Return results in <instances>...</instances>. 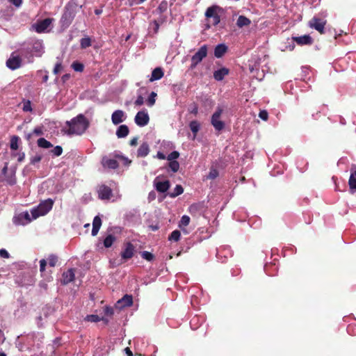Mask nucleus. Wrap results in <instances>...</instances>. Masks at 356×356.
I'll use <instances>...</instances> for the list:
<instances>
[{"instance_id":"1","label":"nucleus","mask_w":356,"mask_h":356,"mask_svg":"<svg viewBox=\"0 0 356 356\" xmlns=\"http://www.w3.org/2000/svg\"><path fill=\"white\" fill-rule=\"evenodd\" d=\"M66 125L68 127V129L65 131L66 134L82 135L89 127L90 122L83 114H79L71 120L67 121Z\"/></svg>"},{"instance_id":"2","label":"nucleus","mask_w":356,"mask_h":356,"mask_svg":"<svg viewBox=\"0 0 356 356\" xmlns=\"http://www.w3.org/2000/svg\"><path fill=\"white\" fill-rule=\"evenodd\" d=\"M43 53L44 46L42 42L36 40L33 42L31 48L22 49L21 56L26 60L27 63H32L34 56L40 57Z\"/></svg>"},{"instance_id":"3","label":"nucleus","mask_w":356,"mask_h":356,"mask_svg":"<svg viewBox=\"0 0 356 356\" xmlns=\"http://www.w3.org/2000/svg\"><path fill=\"white\" fill-rule=\"evenodd\" d=\"M54 205V200L49 198L42 201L37 207L31 209L33 218H38L40 216L46 215L51 210Z\"/></svg>"},{"instance_id":"4","label":"nucleus","mask_w":356,"mask_h":356,"mask_svg":"<svg viewBox=\"0 0 356 356\" xmlns=\"http://www.w3.org/2000/svg\"><path fill=\"white\" fill-rule=\"evenodd\" d=\"M205 16L207 18H213V22L227 20L226 11L218 6L209 7L205 12Z\"/></svg>"},{"instance_id":"5","label":"nucleus","mask_w":356,"mask_h":356,"mask_svg":"<svg viewBox=\"0 0 356 356\" xmlns=\"http://www.w3.org/2000/svg\"><path fill=\"white\" fill-rule=\"evenodd\" d=\"M289 45L284 50L293 51L295 48L294 42L300 46L311 45L314 42L313 38L309 35L301 36H292L291 39L287 40Z\"/></svg>"},{"instance_id":"6","label":"nucleus","mask_w":356,"mask_h":356,"mask_svg":"<svg viewBox=\"0 0 356 356\" xmlns=\"http://www.w3.org/2000/svg\"><path fill=\"white\" fill-rule=\"evenodd\" d=\"M75 3L70 2L65 6V12L61 18V22H71L74 19L77 10H80Z\"/></svg>"},{"instance_id":"7","label":"nucleus","mask_w":356,"mask_h":356,"mask_svg":"<svg viewBox=\"0 0 356 356\" xmlns=\"http://www.w3.org/2000/svg\"><path fill=\"white\" fill-rule=\"evenodd\" d=\"M16 169L15 168H10L8 169V163H5L4 167L1 170V174L4 176L3 179L0 177L1 181H6L8 184L13 186L16 184Z\"/></svg>"},{"instance_id":"8","label":"nucleus","mask_w":356,"mask_h":356,"mask_svg":"<svg viewBox=\"0 0 356 356\" xmlns=\"http://www.w3.org/2000/svg\"><path fill=\"white\" fill-rule=\"evenodd\" d=\"M222 108L218 106L211 116V123L216 131H221L225 127V123L220 120L222 113Z\"/></svg>"},{"instance_id":"9","label":"nucleus","mask_w":356,"mask_h":356,"mask_svg":"<svg viewBox=\"0 0 356 356\" xmlns=\"http://www.w3.org/2000/svg\"><path fill=\"white\" fill-rule=\"evenodd\" d=\"M33 215L28 211H24L13 218V222L17 225H25L31 222L33 220Z\"/></svg>"},{"instance_id":"10","label":"nucleus","mask_w":356,"mask_h":356,"mask_svg":"<svg viewBox=\"0 0 356 356\" xmlns=\"http://www.w3.org/2000/svg\"><path fill=\"white\" fill-rule=\"evenodd\" d=\"M135 252V246L131 242L124 243L122 250L120 253L122 263L132 258Z\"/></svg>"},{"instance_id":"11","label":"nucleus","mask_w":356,"mask_h":356,"mask_svg":"<svg viewBox=\"0 0 356 356\" xmlns=\"http://www.w3.org/2000/svg\"><path fill=\"white\" fill-rule=\"evenodd\" d=\"M207 55V45L202 46L198 51L192 56L191 58V68H194L200 63L204 58Z\"/></svg>"},{"instance_id":"12","label":"nucleus","mask_w":356,"mask_h":356,"mask_svg":"<svg viewBox=\"0 0 356 356\" xmlns=\"http://www.w3.org/2000/svg\"><path fill=\"white\" fill-rule=\"evenodd\" d=\"M168 2L166 1H162L155 10V13L160 15V17L158 19V22H165L168 20L165 15V13H168ZM153 22H157V20L154 19Z\"/></svg>"},{"instance_id":"13","label":"nucleus","mask_w":356,"mask_h":356,"mask_svg":"<svg viewBox=\"0 0 356 356\" xmlns=\"http://www.w3.org/2000/svg\"><path fill=\"white\" fill-rule=\"evenodd\" d=\"M149 117L146 110L138 111L134 118L135 123L140 127L146 126L149 123Z\"/></svg>"},{"instance_id":"14","label":"nucleus","mask_w":356,"mask_h":356,"mask_svg":"<svg viewBox=\"0 0 356 356\" xmlns=\"http://www.w3.org/2000/svg\"><path fill=\"white\" fill-rule=\"evenodd\" d=\"M133 304V298L131 295L126 294L122 298L118 300L115 305V307L118 309H122L124 307H130Z\"/></svg>"},{"instance_id":"15","label":"nucleus","mask_w":356,"mask_h":356,"mask_svg":"<svg viewBox=\"0 0 356 356\" xmlns=\"http://www.w3.org/2000/svg\"><path fill=\"white\" fill-rule=\"evenodd\" d=\"M22 63V59L19 56L11 54L10 57L6 61V66L12 70H15L20 67Z\"/></svg>"},{"instance_id":"16","label":"nucleus","mask_w":356,"mask_h":356,"mask_svg":"<svg viewBox=\"0 0 356 356\" xmlns=\"http://www.w3.org/2000/svg\"><path fill=\"white\" fill-rule=\"evenodd\" d=\"M126 118L127 115L122 110H116L111 115V121L115 125L123 122Z\"/></svg>"},{"instance_id":"17","label":"nucleus","mask_w":356,"mask_h":356,"mask_svg":"<svg viewBox=\"0 0 356 356\" xmlns=\"http://www.w3.org/2000/svg\"><path fill=\"white\" fill-rule=\"evenodd\" d=\"M98 197L101 200H109L112 195V190L106 185H102L98 188Z\"/></svg>"},{"instance_id":"18","label":"nucleus","mask_w":356,"mask_h":356,"mask_svg":"<svg viewBox=\"0 0 356 356\" xmlns=\"http://www.w3.org/2000/svg\"><path fill=\"white\" fill-rule=\"evenodd\" d=\"M154 186L158 192L165 193L169 189L170 184L168 180L161 181L156 177L154 181Z\"/></svg>"},{"instance_id":"19","label":"nucleus","mask_w":356,"mask_h":356,"mask_svg":"<svg viewBox=\"0 0 356 356\" xmlns=\"http://www.w3.org/2000/svg\"><path fill=\"white\" fill-rule=\"evenodd\" d=\"M51 24H33L31 27V31H35L37 33H45L51 30Z\"/></svg>"},{"instance_id":"20","label":"nucleus","mask_w":356,"mask_h":356,"mask_svg":"<svg viewBox=\"0 0 356 356\" xmlns=\"http://www.w3.org/2000/svg\"><path fill=\"white\" fill-rule=\"evenodd\" d=\"M102 164L104 168L108 169H116L118 167V163L114 159L109 158L108 156H104L102 159Z\"/></svg>"},{"instance_id":"21","label":"nucleus","mask_w":356,"mask_h":356,"mask_svg":"<svg viewBox=\"0 0 356 356\" xmlns=\"http://www.w3.org/2000/svg\"><path fill=\"white\" fill-rule=\"evenodd\" d=\"M351 174L349 178L348 184L350 186V191L354 193L356 191V165H353L350 169Z\"/></svg>"},{"instance_id":"22","label":"nucleus","mask_w":356,"mask_h":356,"mask_svg":"<svg viewBox=\"0 0 356 356\" xmlns=\"http://www.w3.org/2000/svg\"><path fill=\"white\" fill-rule=\"evenodd\" d=\"M61 282L63 284H67L72 281H73L74 278V272L73 269H69L67 271L64 272L62 275Z\"/></svg>"},{"instance_id":"23","label":"nucleus","mask_w":356,"mask_h":356,"mask_svg":"<svg viewBox=\"0 0 356 356\" xmlns=\"http://www.w3.org/2000/svg\"><path fill=\"white\" fill-rule=\"evenodd\" d=\"M102 225V220L99 216H97L94 218L92 222V236H95L97 234Z\"/></svg>"},{"instance_id":"24","label":"nucleus","mask_w":356,"mask_h":356,"mask_svg":"<svg viewBox=\"0 0 356 356\" xmlns=\"http://www.w3.org/2000/svg\"><path fill=\"white\" fill-rule=\"evenodd\" d=\"M129 133V127L126 124H122L118 127L116 130V136L119 138H125Z\"/></svg>"},{"instance_id":"25","label":"nucleus","mask_w":356,"mask_h":356,"mask_svg":"<svg viewBox=\"0 0 356 356\" xmlns=\"http://www.w3.org/2000/svg\"><path fill=\"white\" fill-rule=\"evenodd\" d=\"M149 152V145L147 143H143L139 147L137 151V155L138 157H145Z\"/></svg>"},{"instance_id":"26","label":"nucleus","mask_w":356,"mask_h":356,"mask_svg":"<svg viewBox=\"0 0 356 356\" xmlns=\"http://www.w3.org/2000/svg\"><path fill=\"white\" fill-rule=\"evenodd\" d=\"M228 73L229 70L227 68L222 67L214 72L213 77L217 81H222Z\"/></svg>"},{"instance_id":"27","label":"nucleus","mask_w":356,"mask_h":356,"mask_svg":"<svg viewBox=\"0 0 356 356\" xmlns=\"http://www.w3.org/2000/svg\"><path fill=\"white\" fill-rule=\"evenodd\" d=\"M227 47L224 44H218L214 49V56L216 58L222 57L227 51Z\"/></svg>"},{"instance_id":"28","label":"nucleus","mask_w":356,"mask_h":356,"mask_svg":"<svg viewBox=\"0 0 356 356\" xmlns=\"http://www.w3.org/2000/svg\"><path fill=\"white\" fill-rule=\"evenodd\" d=\"M163 76V72L161 67L155 68L151 75V78L149 79L150 81H154L156 80L161 79Z\"/></svg>"},{"instance_id":"29","label":"nucleus","mask_w":356,"mask_h":356,"mask_svg":"<svg viewBox=\"0 0 356 356\" xmlns=\"http://www.w3.org/2000/svg\"><path fill=\"white\" fill-rule=\"evenodd\" d=\"M183 193H184L183 187L181 185L178 184L175 187V188L173 189V191L172 192L168 193V195H169V197L174 198V197H176L177 196L182 194Z\"/></svg>"},{"instance_id":"30","label":"nucleus","mask_w":356,"mask_h":356,"mask_svg":"<svg viewBox=\"0 0 356 356\" xmlns=\"http://www.w3.org/2000/svg\"><path fill=\"white\" fill-rule=\"evenodd\" d=\"M260 59L258 58L252 57L251 60H249V70L251 72H253L254 70H257V65L259 64Z\"/></svg>"},{"instance_id":"31","label":"nucleus","mask_w":356,"mask_h":356,"mask_svg":"<svg viewBox=\"0 0 356 356\" xmlns=\"http://www.w3.org/2000/svg\"><path fill=\"white\" fill-rule=\"evenodd\" d=\"M116 238L113 234H108L104 240V245L105 248H110L115 241Z\"/></svg>"},{"instance_id":"32","label":"nucleus","mask_w":356,"mask_h":356,"mask_svg":"<svg viewBox=\"0 0 356 356\" xmlns=\"http://www.w3.org/2000/svg\"><path fill=\"white\" fill-rule=\"evenodd\" d=\"M189 127L194 134V136H195L200 129V124L197 120H193L190 122Z\"/></svg>"},{"instance_id":"33","label":"nucleus","mask_w":356,"mask_h":356,"mask_svg":"<svg viewBox=\"0 0 356 356\" xmlns=\"http://www.w3.org/2000/svg\"><path fill=\"white\" fill-rule=\"evenodd\" d=\"M85 319L87 321L93 322V323L99 322L101 320L105 321L106 323H107L108 321L107 319H105L104 318H100L98 315H95V314L88 315V316H86Z\"/></svg>"},{"instance_id":"34","label":"nucleus","mask_w":356,"mask_h":356,"mask_svg":"<svg viewBox=\"0 0 356 356\" xmlns=\"http://www.w3.org/2000/svg\"><path fill=\"white\" fill-rule=\"evenodd\" d=\"M38 145L40 147L44 148V149H48L53 146L52 144L49 141L47 140L44 138H40L38 140Z\"/></svg>"},{"instance_id":"35","label":"nucleus","mask_w":356,"mask_h":356,"mask_svg":"<svg viewBox=\"0 0 356 356\" xmlns=\"http://www.w3.org/2000/svg\"><path fill=\"white\" fill-rule=\"evenodd\" d=\"M326 24H310V27L316 29L321 34L326 33V28L325 25Z\"/></svg>"},{"instance_id":"36","label":"nucleus","mask_w":356,"mask_h":356,"mask_svg":"<svg viewBox=\"0 0 356 356\" xmlns=\"http://www.w3.org/2000/svg\"><path fill=\"white\" fill-rule=\"evenodd\" d=\"M219 175L218 170L214 167L211 166L209 175L207 176V179H215Z\"/></svg>"},{"instance_id":"37","label":"nucleus","mask_w":356,"mask_h":356,"mask_svg":"<svg viewBox=\"0 0 356 356\" xmlns=\"http://www.w3.org/2000/svg\"><path fill=\"white\" fill-rule=\"evenodd\" d=\"M19 138L17 136H13L10 139V147L11 149L17 150L18 149Z\"/></svg>"},{"instance_id":"38","label":"nucleus","mask_w":356,"mask_h":356,"mask_svg":"<svg viewBox=\"0 0 356 356\" xmlns=\"http://www.w3.org/2000/svg\"><path fill=\"white\" fill-rule=\"evenodd\" d=\"M181 236V232L179 230L173 231L168 236V240L170 241H178Z\"/></svg>"},{"instance_id":"39","label":"nucleus","mask_w":356,"mask_h":356,"mask_svg":"<svg viewBox=\"0 0 356 356\" xmlns=\"http://www.w3.org/2000/svg\"><path fill=\"white\" fill-rule=\"evenodd\" d=\"M80 45L81 48L86 49L91 46V40L89 37H85L81 39Z\"/></svg>"},{"instance_id":"40","label":"nucleus","mask_w":356,"mask_h":356,"mask_svg":"<svg viewBox=\"0 0 356 356\" xmlns=\"http://www.w3.org/2000/svg\"><path fill=\"white\" fill-rule=\"evenodd\" d=\"M236 19V22H251L250 20L243 15L238 16L236 14L232 15V20Z\"/></svg>"},{"instance_id":"41","label":"nucleus","mask_w":356,"mask_h":356,"mask_svg":"<svg viewBox=\"0 0 356 356\" xmlns=\"http://www.w3.org/2000/svg\"><path fill=\"white\" fill-rule=\"evenodd\" d=\"M156 93L154 92H152L147 100V105L149 107H152L156 102Z\"/></svg>"},{"instance_id":"42","label":"nucleus","mask_w":356,"mask_h":356,"mask_svg":"<svg viewBox=\"0 0 356 356\" xmlns=\"http://www.w3.org/2000/svg\"><path fill=\"white\" fill-rule=\"evenodd\" d=\"M189 222H190V217L186 215H184L181 217L180 222L179 223V227L182 228V227H186L189 224Z\"/></svg>"},{"instance_id":"43","label":"nucleus","mask_w":356,"mask_h":356,"mask_svg":"<svg viewBox=\"0 0 356 356\" xmlns=\"http://www.w3.org/2000/svg\"><path fill=\"white\" fill-rule=\"evenodd\" d=\"M169 168L172 172H177L179 168V163L176 161H170L169 163Z\"/></svg>"},{"instance_id":"44","label":"nucleus","mask_w":356,"mask_h":356,"mask_svg":"<svg viewBox=\"0 0 356 356\" xmlns=\"http://www.w3.org/2000/svg\"><path fill=\"white\" fill-rule=\"evenodd\" d=\"M152 26H150L148 28V34L149 35H154L157 33L159 28V24H152Z\"/></svg>"},{"instance_id":"45","label":"nucleus","mask_w":356,"mask_h":356,"mask_svg":"<svg viewBox=\"0 0 356 356\" xmlns=\"http://www.w3.org/2000/svg\"><path fill=\"white\" fill-rule=\"evenodd\" d=\"M141 257L143 259L147 260V261H152L154 259V255L147 251H143L141 252Z\"/></svg>"},{"instance_id":"46","label":"nucleus","mask_w":356,"mask_h":356,"mask_svg":"<svg viewBox=\"0 0 356 356\" xmlns=\"http://www.w3.org/2000/svg\"><path fill=\"white\" fill-rule=\"evenodd\" d=\"M72 67L76 72H82L83 70V64H81L80 63H78V62H74L72 64Z\"/></svg>"},{"instance_id":"47","label":"nucleus","mask_w":356,"mask_h":356,"mask_svg":"<svg viewBox=\"0 0 356 356\" xmlns=\"http://www.w3.org/2000/svg\"><path fill=\"white\" fill-rule=\"evenodd\" d=\"M51 152L56 156H60L63 153V149L60 146L57 145L53 149L51 150Z\"/></svg>"},{"instance_id":"48","label":"nucleus","mask_w":356,"mask_h":356,"mask_svg":"<svg viewBox=\"0 0 356 356\" xmlns=\"http://www.w3.org/2000/svg\"><path fill=\"white\" fill-rule=\"evenodd\" d=\"M22 110L25 112L32 111L31 103L29 100L24 102Z\"/></svg>"},{"instance_id":"49","label":"nucleus","mask_w":356,"mask_h":356,"mask_svg":"<svg viewBox=\"0 0 356 356\" xmlns=\"http://www.w3.org/2000/svg\"><path fill=\"white\" fill-rule=\"evenodd\" d=\"M179 156V153L177 151L172 152L167 157V159L170 161H175Z\"/></svg>"},{"instance_id":"50","label":"nucleus","mask_w":356,"mask_h":356,"mask_svg":"<svg viewBox=\"0 0 356 356\" xmlns=\"http://www.w3.org/2000/svg\"><path fill=\"white\" fill-rule=\"evenodd\" d=\"M188 111L196 115L198 113V106L197 105L195 104V103H193L191 105H190L189 108H188Z\"/></svg>"},{"instance_id":"51","label":"nucleus","mask_w":356,"mask_h":356,"mask_svg":"<svg viewBox=\"0 0 356 356\" xmlns=\"http://www.w3.org/2000/svg\"><path fill=\"white\" fill-rule=\"evenodd\" d=\"M48 261L49 266L51 267H54L58 261V258L56 256L51 254L49 257Z\"/></svg>"},{"instance_id":"52","label":"nucleus","mask_w":356,"mask_h":356,"mask_svg":"<svg viewBox=\"0 0 356 356\" xmlns=\"http://www.w3.org/2000/svg\"><path fill=\"white\" fill-rule=\"evenodd\" d=\"M42 156L40 154H35L31 158V163L35 165L39 163L42 160Z\"/></svg>"},{"instance_id":"53","label":"nucleus","mask_w":356,"mask_h":356,"mask_svg":"<svg viewBox=\"0 0 356 356\" xmlns=\"http://www.w3.org/2000/svg\"><path fill=\"white\" fill-rule=\"evenodd\" d=\"M259 117L263 120H267L268 118V112L265 110L260 111Z\"/></svg>"},{"instance_id":"54","label":"nucleus","mask_w":356,"mask_h":356,"mask_svg":"<svg viewBox=\"0 0 356 356\" xmlns=\"http://www.w3.org/2000/svg\"><path fill=\"white\" fill-rule=\"evenodd\" d=\"M104 314L106 316H111L113 314V307H108V306L105 307V308L104 309Z\"/></svg>"},{"instance_id":"55","label":"nucleus","mask_w":356,"mask_h":356,"mask_svg":"<svg viewBox=\"0 0 356 356\" xmlns=\"http://www.w3.org/2000/svg\"><path fill=\"white\" fill-rule=\"evenodd\" d=\"M0 257L2 258L8 259L10 257V254L5 249H1L0 250Z\"/></svg>"},{"instance_id":"56","label":"nucleus","mask_w":356,"mask_h":356,"mask_svg":"<svg viewBox=\"0 0 356 356\" xmlns=\"http://www.w3.org/2000/svg\"><path fill=\"white\" fill-rule=\"evenodd\" d=\"M47 266V261L45 259H41L40 261V271L43 273L45 270V267Z\"/></svg>"},{"instance_id":"57","label":"nucleus","mask_w":356,"mask_h":356,"mask_svg":"<svg viewBox=\"0 0 356 356\" xmlns=\"http://www.w3.org/2000/svg\"><path fill=\"white\" fill-rule=\"evenodd\" d=\"M33 134H35L37 136H41L43 134V131H42V127H35L33 131Z\"/></svg>"},{"instance_id":"58","label":"nucleus","mask_w":356,"mask_h":356,"mask_svg":"<svg viewBox=\"0 0 356 356\" xmlns=\"http://www.w3.org/2000/svg\"><path fill=\"white\" fill-rule=\"evenodd\" d=\"M143 104H144V98L141 95H139L135 101V104L136 106H141Z\"/></svg>"},{"instance_id":"59","label":"nucleus","mask_w":356,"mask_h":356,"mask_svg":"<svg viewBox=\"0 0 356 356\" xmlns=\"http://www.w3.org/2000/svg\"><path fill=\"white\" fill-rule=\"evenodd\" d=\"M9 3L13 4L16 7H19L22 3V0H8Z\"/></svg>"},{"instance_id":"60","label":"nucleus","mask_w":356,"mask_h":356,"mask_svg":"<svg viewBox=\"0 0 356 356\" xmlns=\"http://www.w3.org/2000/svg\"><path fill=\"white\" fill-rule=\"evenodd\" d=\"M43 72L44 73V74L42 76V81L45 83V82H47L48 81V79H49L48 72L46 71V70H44V71L40 70V71H38V73L42 74Z\"/></svg>"},{"instance_id":"61","label":"nucleus","mask_w":356,"mask_h":356,"mask_svg":"<svg viewBox=\"0 0 356 356\" xmlns=\"http://www.w3.org/2000/svg\"><path fill=\"white\" fill-rule=\"evenodd\" d=\"M61 68H62L61 63H56L54 67V73L55 74H58L60 72V70H61Z\"/></svg>"},{"instance_id":"62","label":"nucleus","mask_w":356,"mask_h":356,"mask_svg":"<svg viewBox=\"0 0 356 356\" xmlns=\"http://www.w3.org/2000/svg\"><path fill=\"white\" fill-rule=\"evenodd\" d=\"M328 31L330 33L331 35H334L335 37H337V35H341L343 33V31L340 30V32L337 33L335 29L333 31L328 29Z\"/></svg>"},{"instance_id":"63","label":"nucleus","mask_w":356,"mask_h":356,"mask_svg":"<svg viewBox=\"0 0 356 356\" xmlns=\"http://www.w3.org/2000/svg\"><path fill=\"white\" fill-rule=\"evenodd\" d=\"M156 157L159 159H166V156L165 155L162 153L161 152H158L157 154H156Z\"/></svg>"},{"instance_id":"64","label":"nucleus","mask_w":356,"mask_h":356,"mask_svg":"<svg viewBox=\"0 0 356 356\" xmlns=\"http://www.w3.org/2000/svg\"><path fill=\"white\" fill-rule=\"evenodd\" d=\"M137 143L138 137H134L130 140L129 144L131 146H136L137 145Z\"/></svg>"}]
</instances>
